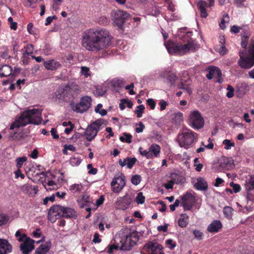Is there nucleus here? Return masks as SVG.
<instances>
[{"instance_id": "obj_7", "label": "nucleus", "mask_w": 254, "mask_h": 254, "mask_svg": "<svg viewBox=\"0 0 254 254\" xmlns=\"http://www.w3.org/2000/svg\"><path fill=\"white\" fill-rule=\"evenodd\" d=\"M197 134L191 130L186 129L182 133L179 134L177 141L181 147L188 148L196 139Z\"/></svg>"}, {"instance_id": "obj_6", "label": "nucleus", "mask_w": 254, "mask_h": 254, "mask_svg": "<svg viewBox=\"0 0 254 254\" xmlns=\"http://www.w3.org/2000/svg\"><path fill=\"white\" fill-rule=\"evenodd\" d=\"M245 51L240 52L238 64L242 68L250 69L254 65V41L250 46L249 56L244 55Z\"/></svg>"}, {"instance_id": "obj_35", "label": "nucleus", "mask_w": 254, "mask_h": 254, "mask_svg": "<svg viewBox=\"0 0 254 254\" xmlns=\"http://www.w3.org/2000/svg\"><path fill=\"white\" fill-rule=\"evenodd\" d=\"M177 78L178 77L175 73L172 72H169L168 73L167 79L171 86L175 84V82L177 80Z\"/></svg>"}, {"instance_id": "obj_50", "label": "nucleus", "mask_w": 254, "mask_h": 254, "mask_svg": "<svg viewBox=\"0 0 254 254\" xmlns=\"http://www.w3.org/2000/svg\"><path fill=\"white\" fill-rule=\"evenodd\" d=\"M8 220V216L3 214H0V226L6 224Z\"/></svg>"}, {"instance_id": "obj_12", "label": "nucleus", "mask_w": 254, "mask_h": 254, "mask_svg": "<svg viewBox=\"0 0 254 254\" xmlns=\"http://www.w3.org/2000/svg\"><path fill=\"white\" fill-rule=\"evenodd\" d=\"M126 185L125 177L122 173L116 174L111 183L115 192H120Z\"/></svg>"}, {"instance_id": "obj_47", "label": "nucleus", "mask_w": 254, "mask_h": 254, "mask_svg": "<svg viewBox=\"0 0 254 254\" xmlns=\"http://www.w3.org/2000/svg\"><path fill=\"white\" fill-rule=\"evenodd\" d=\"M223 144L225 145L224 148L226 149H229L232 147H234L235 146V143L234 142H231L229 139H225L223 141Z\"/></svg>"}, {"instance_id": "obj_17", "label": "nucleus", "mask_w": 254, "mask_h": 254, "mask_svg": "<svg viewBox=\"0 0 254 254\" xmlns=\"http://www.w3.org/2000/svg\"><path fill=\"white\" fill-rule=\"evenodd\" d=\"M34 240L27 238L20 245V250L23 254H29L34 249Z\"/></svg>"}, {"instance_id": "obj_10", "label": "nucleus", "mask_w": 254, "mask_h": 254, "mask_svg": "<svg viewBox=\"0 0 254 254\" xmlns=\"http://www.w3.org/2000/svg\"><path fill=\"white\" fill-rule=\"evenodd\" d=\"M112 20L115 25L122 29L126 19L128 17V13L121 10H114L112 12Z\"/></svg>"}, {"instance_id": "obj_26", "label": "nucleus", "mask_w": 254, "mask_h": 254, "mask_svg": "<svg viewBox=\"0 0 254 254\" xmlns=\"http://www.w3.org/2000/svg\"><path fill=\"white\" fill-rule=\"evenodd\" d=\"M12 68L8 65H2L0 68V77H7L12 73Z\"/></svg>"}, {"instance_id": "obj_23", "label": "nucleus", "mask_w": 254, "mask_h": 254, "mask_svg": "<svg viewBox=\"0 0 254 254\" xmlns=\"http://www.w3.org/2000/svg\"><path fill=\"white\" fill-rule=\"evenodd\" d=\"M60 211L62 217L70 218L76 216L75 211L71 207H61Z\"/></svg>"}, {"instance_id": "obj_11", "label": "nucleus", "mask_w": 254, "mask_h": 254, "mask_svg": "<svg viewBox=\"0 0 254 254\" xmlns=\"http://www.w3.org/2000/svg\"><path fill=\"white\" fill-rule=\"evenodd\" d=\"M183 206H193L194 205H200L201 200L195 196V194H192L190 192H187L186 194L180 196Z\"/></svg>"}, {"instance_id": "obj_54", "label": "nucleus", "mask_w": 254, "mask_h": 254, "mask_svg": "<svg viewBox=\"0 0 254 254\" xmlns=\"http://www.w3.org/2000/svg\"><path fill=\"white\" fill-rule=\"evenodd\" d=\"M116 243H117V245H110L109 247V250H108V253L109 254H112L114 250H117L118 248L119 247V243L118 242V240L116 239Z\"/></svg>"}, {"instance_id": "obj_20", "label": "nucleus", "mask_w": 254, "mask_h": 254, "mask_svg": "<svg viewBox=\"0 0 254 254\" xmlns=\"http://www.w3.org/2000/svg\"><path fill=\"white\" fill-rule=\"evenodd\" d=\"M43 64L46 69L49 70H56L61 66V64L55 60L44 61Z\"/></svg>"}, {"instance_id": "obj_64", "label": "nucleus", "mask_w": 254, "mask_h": 254, "mask_svg": "<svg viewBox=\"0 0 254 254\" xmlns=\"http://www.w3.org/2000/svg\"><path fill=\"white\" fill-rule=\"evenodd\" d=\"M178 224L180 227L183 228L187 225L188 222L186 220L184 219V218H181L179 219L178 221Z\"/></svg>"}, {"instance_id": "obj_4", "label": "nucleus", "mask_w": 254, "mask_h": 254, "mask_svg": "<svg viewBox=\"0 0 254 254\" xmlns=\"http://www.w3.org/2000/svg\"><path fill=\"white\" fill-rule=\"evenodd\" d=\"M191 32L187 33L184 36L182 37V41L186 42L184 45H177L169 41L165 43V46L169 54H184L190 50L195 51L197 47L195 40L190 38Z\"/></svg>"}, {"instance_id": "obj_18", "label": "nucleus", "mask_w": 254, "mask_h": 254, "mask_svg": "<svg viewBox=\"0 0 254 254\" xmlns=\"http://www.w3.org/2000/svg\"><path fill=\"white\" fill-rule=\"evenodd\" d=\"M60 210V207H50L48 211V220L52 223H54L56 220L62 217Z\"/></svg>"}, {"instance_id": "obj_56", "label": "nucleus", "mask_w": 254, "mask_h": 254, "mask_svg": "<svg viewBox=\"0 0 254 254\" xmlns=\"http://www.w3.org/2000/svg\"><path fill=\"white\" fill-rule=\"evenodd\" d=\"M147 104L150 107L151 109L153 110L155 108L156 103L153 99L149 98L147 100Z\"/></svg>"}, {"instance_id": "obj_59", "label": "nucleus", "mask_w": 254, "mask_h": 254, "mask_svg": "<svg viewBox=\"0 0 254 254\" xmlns=\"http://www.w3.org/2000/svg\"><path fill=\"white\" fill-rule=\"evenodd\" d=\"M105 200V198L104 195H102L100 196V197L97 199L95 202V205L96 206H99L102 205Z\"/></svg>"}, {"instance_id": "obj_42", "label": "nucleus", "mask_w": 254, "mask_h": 254, "mask_svg": "<svg viewBox=\"0 0 254 254\" xmlns=\"http://www.w3.org/2000/svg\"><path fill=\"white\" fill-rule=\"evenodd\" d=\"M82 189V186L80 184H74L70 186V190H71L73 192H79Z\"/></svg>"}, {"instance_id": "obj_32", "label": "nucleus", "mask_w": 254, "mask_h": 254, "mask_svg": "<svg viewBox=\"0 0 254 254\" xmlns=\"http://www.w3.org/2000/svg\"><path fill=\"white\" fill-rule=\"evenodd\" d=\"M149 150L154 157H157L160 152V147L157 144H153L150 146Z\"/></svg>"}, {"instance_id": "obj_49", "label": "nucleus", "mask_w": 254, "mask_h": 254, "mask_svg": "<svg viewBox=\"0 0 254 254\" xmlns=\"http://www.w3.org/2000/svg\"><path fill=\"white\" fill-rule=\"evenodd\" d=\"M81 73L85 77H87L90 76V69L86 66H82L81 67Z\"/></svg>"}, {"instance_id": "obj_13", "label": "nucleus", "mask_w": 254, "mask_h": 254, "mask_svg": "<svg viewBox=\"0 0 254 254\" xmlns=\"http://www.w3.org/2000/svg\"><path fill=\"white\" fill-rule=\"evenodd\" d=\"M162 246L156 242L149 241L146 243L141 251V254H149L151 252V254H163L161 252Z\"/></svg>"}, {"instance_id": "obj_62", "label": "nucleus", "mask_w": 254, "mask_h": 254, "mask_svg": "<svg viewBox=\"0 0 254 254\" xmlns=\"http://www.w3.org/2000/svg\"><path fill=\"white\" fill-rule=\"evenodd\" d=\"M138 127H136L135 131L137 133L142 132L145 128V126L142 122H139L138 124Z\"/></svg>"}, {"instance_id": "obj_8", "label": "nucleus", "mask_w": 254, "mask_h": 254, "mask_svg": "<svg viewBox=\"0 0 254 254\" xmlns=\"http://www.w3.org/2000/svg\"><path fill=\"white\" fill-rule=\"evenodd\" d=\"M103 123L101 120H98L89 125L85 131L86 139L92 141L96 136L97 133L101 130Z\"/></svg>"}, {"instance_id": "obj_61", "label": "nucleus", "mask_w": 254, "mask_h": 254, "mask_svg": "<svg viewBox=\"0 0 254 254\" xmlns=\"http://www.w3.org/2000/svg\"><path fill=\"white\" fill-rule=\"evenodd\" d=\"M241 27L238 26L237 25H233L231 27L230 31L234 34H237L240 32L241 29Z\"/></svg>"}, {"instance_id": "obj_5", "label": "nucleus", "mask_w": 254, "mask_h": 254, "mask_svg": "<svg viewBox=\"0 0 254 254\" xmlns=\"http://www.w3.org/2000/svg\"><path fill=\"white\" fill-rule=\"evenodd\" d=\"M121 244L120 249L122 251H129L138 242L139 236L136 231H130L123 238L116 237Z\"/></svg>"}, {"instance_id": "obj_9", "label": "nucleus", "mask_w": 254, "mask_h": 254, "mask_svg": "<svg viewBox=\"0 0 254 254\" xmlns=\"http://www.w3.org/2000/svg\"><path fill=\"white\" fill-rule=\"evenodd\" d=\"M189 122L194 129L201 128L204 126V119L198 110L191 112L189 116Z\"/></svg>"}, {"instance_id": "obj_43", "label": "nucleus", "mask_w": 254, "mask_h": 254, "mask_svg": "<svg viewBox=\"0 0 254 254\" xmlns=\"http://www.w3.org/2000/svg\"><path fill=\"white\" fill-rule=\"evenodd\" d=\"M112 83L115 87L121 88L124 86V80L122 79H115Z\"/></svg>"}, {"instance_id": "obj_53", "label": "nucleus", "mask_w": 254, "mask_h": 254, "mask_svg": "<svg viewBox=\"0 0 254 254\" xmlns=\"http://www.w3.org/2000/svg\"><path fill=\"white\" fill-rule=\"evenodd\" d=\"M81 162V159L80 158H76V157H72L70 159V163L72 166H78Z\"/></svg>"}, {"instance_id": "obj_2", "label": "nucleus", "mask_w": 254, "mask_h": 254, "mask_svg": "<svg viewBox=\"0 0 254 254\" xmlns=\"http://www.w3.org/2000/svg\"><path fill=\"white\" fill-rule=\"evenodd\" d=\"M41 112L38 109L27 110L23 112L20 117L10 126V129L26 126L28 124L39 125L42 121Z\"/></svg>"}, {"instance_id": "obj_16", "label": "nucleus", "mask_w": 254, "mask_h": 254, "mask_svg": "<svg viewBox=\"0 0 254 254\" xmlns=\"http://www.w3.org/2000/svg\"><path fill=\"white\" fill-rule=\"evenodd\" d=\"M245 187L247 191L248 201H253L254 199V194L252 191L254 192V176H251L250 178L246 181Z\"/></svg>"}, {"instance_id": "obj_3", "label": "nucleus", "mask_w": 254, "mask_h": 254, "mask_svg": "<svg viewBox=\"0 0 254 254\" xmlns=\"http://www.w3.org/2000/svg\"><path fill=\"white\" fill-rule=\"evenodd\" d=\"M80 92L81 88L79 85L70 83L59 88L54 93L53 97L60 103L64 102L73 103Z\"/></svg>"}, {"instance_id": "obj_25", "label": "nucleus", "mask_w": 254, "mask_h": 254, "mask_svg": "<svg viewBox=\"0 0 254 254\" xmlns=\"http://www.w3.org/2000/svg\"><path fill=\"white\" fill-rule=\"evenodd\" d=\"M222 224L219 220H214L207 228V230L210 233H216L222 228Z\"/></svg>"}, {"instance_id": "obj_15", "label": "nucleus", "mask_w": 254, "mask_h": 254, "mask_svg": "<svg viewBox=\"0 0 254 254\" xmlns=\"http://www.w3.org/2000/svg\"><path fill=\"white\" fill-rule=\"evenodd\" d=\"M207 70L208 73L206 74V77L209 79H212L213 78H216L217 79V82L221 83L223 79L221 78L222 72L220 69L215 66L211 65L209 66Z\"/></svg>"}, {"instance_id": "obj_41", "label": "nucleus", "mask_w": 254, "mask_h": 254, "mask_svg": "<svg viewBox=\"0 0 254 254\" xmlns=\"http://www.w3.org/2000/svg\"><path fill=\"white\" fill-rule=\"evenodd\" d=\"M184 83L183 86L184 87L182 90L186 91L187 93H188L190 95L192 93L191 88L190 86V81L188 80H184Z\"/></svg>"}, {"instance_id": "obj_28", "label": "nucleus", "mask_w": 254, "mask_h": 254, "mask_svg": "<svg viewBox=\"0 0 254 254\" xmlns=\"http://www.w3.org/2000/svg\"><path fill=\"white\" fill-rule=\"evenodd\" d=\"M241 28L242 37L244 38L249 39L251 35L250 27L247 25H243Z\"/></svg>"}, {"instance_id": "obj_45", "label": "nucleus", "mask_w": 254, "mask_h": 254, "mask_svg": "<svg viewBox=\"0 0 254 254\" xmlns=\"http://www.w3.org/2000/svg\"><path fill=\"white\" fill-rule=\"evenodd\" d=\"M145 197L143 195L142 192H139L135 198V201L137 204H142L144 202Z\"/></svg>"}, {"instance_id": "obj_60", "label": "nucleus", "mask_w": 254, "mask_h": 254, "mask_svg": "<svg viewBox=\"0 0 254 254\" xmlns=\"http://www.w3.org/2000/svg\"><path fill=\"white\" fill-rule=\"evenodd\" d=\"M134 87L133 83H131L130 85H127L126 86L125 89L126 90H129V93L130 95H134L135 94V92L133 90V88Z\"/></svg>"}, {"instance_id": "obj_38", "label": "nucleus", "mask_w": 254, "mask_h": 254, "mask_svg": "<svg viewBox=\"0 0 254 254\" xmlns=\"http://www.w3.org/2000/svg\"><path fill=\"white\" fill-rule=\"evenodd\" d=\"M27 161V157L26 156H22L17 158L16 159V167L17 169H20L22 167L23 164Z\"/></svg>"}, {"instance_id": "obj_19", "label": "nucleus", "mask_w": 254, "mask_h": 254, "mask_svg": "<svg viewBox=\"0 0 254 254\" xmlns=\"http://www.w3.org/2000/svg\"><path fill=\"white\" fill-rule=\"evenodd\" d=\"M12 251V246L7 240L0 239V254H7Z\"/></svg>"}, {"instance_id": "obj_40", "label": "nucleus", "mask_w": 254, "mask_h": 254, "mask_svg": "<svg viewBox=\"0 0 254 254\" xmlns=\"http://www.w3.org/2000/svg\"><path fill=\"white\" fill-rule=\"evenodd\" d=\"M233 212V207H224V214L228 219H230L232 218Z\"/></svg>"}, {"instance_id": "obj_57", "label": "nucleus", "mask_w": 254, "mask_h": 254, "mask_svg": "<svg viewBox=\"0 0 254 254\" xmlns=\"http://www.w3.org/2000/svg\"><path fill=\"white\" fill-rule=\"evenodd\" d=\"M18 133L16 132H11L10 133L8 139L9 140H16L18 139Z\"/></svg>"}, {"instance_id": "obj_39", "label": "nucleus", "mask_w": 254, "mask_h": 254, "mask_svg": "<svg viewBox=\"0 0 254 254\" xmlns=\"http://www.w3.org/2000/svg\"><path fill=\"white\" fill-rule=\"evenodd\" d=\"M124 136H120V140L122 142H126L128 143L131 142L132 135L129 133H124Z\"/></svg>"}, {"instance_id": "obj_52", "label": "nucleus", "mask_w": 254, "mask_h": 254, "mask_svg": "<svg viewBox=\"0 0 254 254\" xmlns=\"http://www.w3.org/2000/svg\"><path fill=\"white\" fill-rule=\"evenodd\" d=\"M87 168L89 170L88 172L89 174L95 175L97 174L98 170L96 168H93L91 164H88Z\"/></svg>"}, {"instance_id": "obj_22", "label": "nucleus", "mask_w": 254, "mask_h": 254, "mask_svg": "<svg viewBox=\"0 0 254 254\" xmlns=\"http://www.w3.org/2000/svg\"><path fill=\"white\" fill-rule=\"evenodd\" d=\"M196 181V183L194 185L195 189L199 190H206L208 189L207 183L204 178L199 177Z\"/></svg>"}, {"instance_id": "obj_44", "label": "nucleus", "mask_w": 254, "mask_h": 254, "mask_svg": "<svg viewBox=\"0 0 254 254\" xmlns=\"http://www.w3.org/2000/svg\"><path fill=\"white\" fill-rule=\"evenodd\" d=\"M141 181V177L138 175H133L131 179V182L132 184L136 186L138 185Z\"/></svg>"}, {"instance_id": "obj_51", "label": "nucleus", "mask_w": 254, "mask_h": 254, "mask_svg": "<svg viewBox=\"0 0 254 254\" xmlns=\"http://www.w3.org/2000/svg\"><path fill=\"white\" fill-rule=\"evenodd\" d=\"M98 23L100 25H106L109 23V19L106 16H101L99 18Z\"/></svg>"}, {"instance_id": "obj_36", "label": "nucleus", "mask_w": 254, "mask_h": 254, "mask_svg": "<svg viewBox=\"0 0 254 254\" xmlns=\"http://www.w3.org/2000/svg\"><path fill=\"white\" fill-rule=\"evenodd\" d=\"M145 110V107L143 105L137 106L134 111L137 118L142 117V114Z\"/></svg>"}, {"instance_id": "obj_48", "label": "nucleus", "mask_w": 254, "mask_h": 254, "mask_svg": "<svg viewBox=\"0 0 254 254\" xmlns=\"http://www.w3.org/2000/svg\"><path fill=\"white\" fill-rule=\"evenodd\" d=\"M33 45L29 44L27 45L26 51L23 53V57L26 55H31L33 53Z\"/></svg>"}, {"instance_id": "obj_30", "label": "nucleus", "mask_w": 254, "mask_h": 254, "mask_svg": "<svg viewBox=\"0 0 254 254\" xmlns=\"http://www.w3.org/2000/svg\"><path fill=\"white\" fill-rule=\"evenodd\" d=\"M82 203L81 206H90L91 204H94L92 198L88 195H83L82 197Z\"/></svg>"}, {"instance_id": "obj_29", "label": "nucleus", "mask_w": 254, "mask_h": 254, "mask_svg": "<svg viewBox=\"0 0 254 254\" xmlns=\"http://www.w3.org/2000/svg\"><path fill=\"white\" fill-rule=\"evenodd\" d=\"M51 243H46L40 245L36 251L40 254H46L50 250Z\"/></svg>"}, {"instance_id": "obj_63", "label": "nucleus", "mask_w": 254, "mask_h": 254, "mask_svg": "<svg viewBox=\"0 0 254 254\" xmlns=\"http://www.w3.org/2000/svg\"><path fill=\"white\" fill-rule=\"evenodd\" d=\"M168 103L167 102H166L165 101L162 100H161L160 101V102L159 103V105H160V110L161 111H163L166 108V106L168 105Z\"/></svg>"}, {"instance_id": "obj_55", "label": "nucleus", "mask_w": 254, "mask_h": 254, "mask_svg": "<svg viewBox=\"0 0 254 254\" xmlns=\"http://www.w3.org/2000/svg\"><path fill=\"white\" fill-rule=\"evenodd\" d=\"M230 186L233 188V190L235 193H237L241 190V188L239 184L232 182L230 183Z\"/></svg>"}, {"instance_id": "obj_34", "label": "nucleus", "mask_w": 254, "mask_h": 254, "mask_svg": "<svg viewBox=\"0 0 254 254\" xmlns=\"http://www.w3.org/2000/svg\"><path fill=\"white\" fill-rule=\"evenodd\" d=\"M136 161L137 159L135 157L130 158L128 157L125 159L126 165L127 166V168L128 169L132 168Z\"/></svg>"}, {"instance_id": "obj_46", "label": "nucleus", "mask_w": 254, "mask_h": 254, "mask_svg": "<svg viewBox=\"0 0 254 254\" xmlns=\"http://www.w3.org/2000/svg\"><path fill=\"white\" fill-rule=\"evenodd\" d=\"M227 90L228 91L226 96L228 98H232L234 96V89L233 86H232L230 85H228L227 87Z\"/></svg>"}, {"instance_id": "obj_37", "label": "nucleus", "mask_w": 254, "mask_h": 254, "mask_svg": "<svg viewBox=\"0 0 254 254\" xmlns=\"http://www.w3.org/2000/svg\"><path fill=\"white\" fill-rule=\"evenodd\" d=\"M229 16L228 14H225L223 15V18L219 24L221 29H224L226 28L225 23L229 22Z\"/></svg>"}, {"instance_id": "obj_27", "label": "nucleus", "mask_w": 254, "mask_h": 254, "mask_svg": "<svg viewBox=\"0 0 254 254\" xmlns=\"http://www.w3.org/2000/svg\"><path fill=\"white\" fill-rule=\"evenodd\" d=\"M171 180L174 184H179L183 183L184 182V178L179 174L176 173H172L170 174Z\"/></svg>"}, {"instance_id": "obj_33", "label": "nucleus", "mask_w": 254, "mask_h": 254, "mask_svg": "<svg viewBox=\"0 0 254 254\" xmlns=\"http://www.w3.org/2000/svg\"><path fill=\"white\" fill-rule=\"evenodd\" d=\"M21 190L24 192L28 193L32 190L37 191L38 190V187L36 186H32L31 185L27 183L23 185L21 188Z\"/></svg>"}, {"instance_id": "obj_1", "label": "nucleus", "mask_w": 254, "mask_h": 254, "mask_svg": "<svg viewBox=\"0 0 254 254\" xmlns=\"http://www.w3.org/2000/svg\"><path fill=\"white\" fill-rule=\"evenodd\" d=\"M110 32L103 28H90L83 32L82 45L87 51L98 53L107 49L112 43Z\"/></svg>"}, {"instance_id": "obj_24", "label": "nucleus", "mask_w": 254, "mask_h": 254, "mask_svg": "<svg viewBox=\"0 0 254 254\" xmlns=\"http://www.w3.org/2000/svg\"><path fill=\"white\" fill-rule=\"evenodd\" d=\"M198 9L200 12V16L202 18H206L208 16L206 8L208 6V3L204 0H200L197 4Z\"/></svg>"}, {"instance_id": "obj_14", "label": "nucleus", "mask_w": 254, "mask_h": 254, "mask_svg": "<svg viewBox=\"0 0 254 254\" xmlns=\"http://www.w3.org/2000/svg\"><path fill=\"white\" fill-rule=\"evenodd\" d=\"M91 98L89 96L82 97L79 103L76 104L73 110L78 113L87 111L91 106Z\"/></svg>"}, {"instance_id": "obj_31", "label": "nucleus", "mask_w": 254, "mask_h": 254, "mask_svg": "<svg viewBox=\"0 0 254 254\" xmlns=\"http://www.w3.org/2000/svg\"><path fill=\"white\" fill-rule=\"evenodd\" d=\"M221 164H224L225 167L227 169L232 168L234 167V160L232 158L224 157Z\"/></svg>"}, {"instance_id": "obj_21", "label": "nucleus", "mask_w": 254, "mask_h": 254, "mask_svg": "<svg viewBox=\"0 0 254 254\" xmlns=\"http://www.w3.org/2000/svg\"><path fill=\"white\" fill-rule=\"evenodd\" d=\"M132 202L131 195L126 194L123 197H120L117 200V204L121 206H128Z\"/></svg>"}, {"instance_id": "obj_58", "label": "nucleus", "mask_w": 254, "mask_h": 254, "mask_svg": "<svg viewBox=\"0 0 254 254\" xmlns=\"http://www.w3.org/2000/svg\"><path fill=\"white\" fill-rule=\"evenodd\" d=\"M57 18V17L56 15H53L52 16L48 17L46 19L45 25L46 26H48V25H50L51 23V22H52V21L53 20V19H56Z\"/></svg>"}]
</instances>
